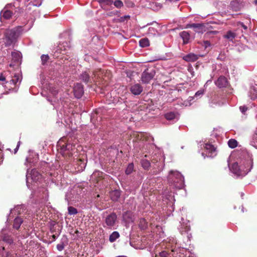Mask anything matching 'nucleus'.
<instances>
[{
  "mask_svg": "<svg viewBox=\"0 0 257 257\" xmlns=\"http://www.w3.org/2000/svg\"><path fill=\"white\" fill-rule=\"evenodd\" d=\"M253 159L252 155L248 154L246 159L240 166L235 162L231 166L228 165L229 168L234 177H243L249 173L252 169Z\"/></svg>",
  "mask_w": 257,
  "mask_h": 257,
  "instance_id": "nucleus-1",
  "label": "nucleus"
},
{
  "mask_svg": "<svg viewBox=\"0 0 257 257\" xmlns=\"http://www.w3.org/2000/svg\"><path fill=\"white\" fill-rule=\"evenodd\" d=\"M58 150L61 154L66 157H70L77 151L76 145L67 141L66 138H62L57 143Z\"/></svg>",
  "mask_w": 257,
  "mask_h": 257,
  "instance_id": "nucleus-2",
  "label": "nucleus"
},
{
  "mask_svg": "<svg viewBox=\"0 0 257 257\" xmlns=\"http://www.w3.org/2000/svg\"><path fill=\"white\" fill-rule=\"evenodd\" d=\"M168 181L171 186L179 189H182L185 186L184 178L181 173L177 171H170Z\"/></svg>",
  "mask_w": 257,
  "mask_h": 257,
  "instance_id": "nucleus-3",
  "label": "nucleus"
},
{
  "mask_svg": "<svg viewBox=\"0 0 257 257\" xmlns=\"http://www.w3.org/2000/svg\"><path fill=\"white\" fill-rule=\"evenodd\" d=\"M21 8H15V6L12 4L7 5L0 12L1 19H10L13 15L15 17L19 16V14L22 12Z\"/></svg>",
  "mask_w": 257,
  "mask_h": 257,
  "instance_id": "nucleus-4",
  "label": "nucleus"
},
{
  "mask_svg": "<svg viewBox=\"0 0 257 257\" xmlns=\"http://www.w3.org/2000/svg\"><path fill=\"white\" fill-rule=\"evenodd\" d=\"M20 29L21 28H15L6 31L5 33V43L6 46H10L16 42L20 35Z\"/></svg>",
  "mask_w": 257,
  "mask_h": 257,
  "instance_id": "nucleus-5",
  "label": "nucleus"
},
{
  "mask_svg": "<svg viewBox=\"0 0 257 257\" xmlns=\"http://www.w3.org/2000/svg\"><path fill=\"white\" fill-rule=\"evenodd\" d=\"M48 89L49 90V92L50 95L52 96V98L50 99V96H47V100L50 102L51 104L53 105L56 109L59 108L60 107L59 100L56 97V95L58 92V90L51 84L48 85ZM60 101H61V97H60Z\"/></svg>",
  "mask_w": 257,
  "mask_h": 257,
  "instance_id": "nucleus-6",
  "label": "nucleus"
},
{
  "mask_svg": "<svg viewBox=\"0 0 257 257\" xmlns=\"http://www.w3.org/2000/svg\"><path fill=\"white\" fill-rule=\"evenodd\" d=\"M15 235L14 232L6 228H3L0 232V240L8 244H12L14 243V238L12 235Z\"/></svg>",
  "mask_w": 257,
  "mask_h": 257,
  "instance_id": "nucleus-7",
  "label": "nucleus"
},
{
  "mask_svg": "<svg viewBox=\"0 0 257 257\" xmlns=\"http://www.w3.org/2000/svg\"><path fill=\"white\" fill-rule=\"evenodd\" d=\"M22 76L19 73L15 74L13 77L10 80L7 78L3 74H1L0 75V81L3 82L2 83L3 85L4 84L9 83L10 84H12L13 85L17 86V83L19 82L20 84Z\"/></svg>",
  "mask_w": 257,
  "mask_h": 257,
  "instance_id": "nucleus-8",
  "label": "nucleus"
},
{
  "mask_svg": "<svg viewBox=\"0 0 257 257\" xmlns=\"http://www.w3.org/2000/svg\"><path fill=\"white\" fill-rule=\"evenodd\" d=\"M30 177H31V179L33 181L37 182L39 181V180L41 178V175L38 172L36 169H32L30 173H29V169H27L26 174V182L27 186L29 189L31 188L29 182Z\"/></svg>",
  "mask_w": 257,
  "mask_h": 257,
  "instance_id": "nucleus-9",
  "label": "nucleus"
},
{
  "mask_svg": "<svg viewBox=\"0 0 257 257\" xmlns=\"http://www.w3.org/2000/svg\"><path fill=\"white\" fill-rule=\"evenodd\" d=\"M156 74L154 69H146L142 74L141 80L143 83L148 84L154 78Z\"/></svg>",
  "mask_w": 257,
  "mask_h": 257,
  "instance_id": "nucleus-10",
  "label": "nucleus"
},
{
  "mask_svg": "<svg viewBox=\"0 0 257 257\" xmlns=\"http://www.w3.org/2000/svg\"><path fill=\"white\" fill-rule=\"evenodd\" d=\"M117 219V216L115 213H112L108 215L105 219V224L104 227L112 228L115 224Z\"/></svg>",
  "mask_w": 257,
  "mask_h": 257,
  "instance_id": "nucleus-11",
  "label": "nucleus"
},
{
  "mask_svg": "<svg viewBox=\"0 0 257 257\" xmlns=\"http://www.w3.org/2000/svg\"><path fill=\"white\" fill-rule=\"evenodd\" d=\"M151 161L153 163H157L158 162H159L158 165H156L159 167L158 171H157V173H158L163 170V168L164 167L163 163L164 161V158L163 156H162L161 154H160L158 156H153L152 157Z\"/></svg>",
  "mask_w": 257,
  "mask_h": 257,
  "instance_id": "nucleus-12",
  "label": "nucleus"
},
{
  "mask_svg": "<svg viewBox=\"0 0 257 257\" xmlns=\"http://www.w3.org/2000/svg\"><path fill=\"white\" fill-rule=\"evenodd\" d=\"M12 62L10 64V67H13L15 65H20L22 62V55L20 52L16 51L12 53Z\"/></svg>",
  "mask_w": 257,
  "mask_h": 257,
  "instance_id": "nucleus-13",
  "label": "nucleus"
},
{
  "mask_svg": "<svg viewBox=\"0 0 257 257\" xmlns=\"http://www.w3.org/2000/svg\"><path fill=\"white\" fill-rule=\"evenodd\" d=\"M94 77H90L89 74L86 71L83 72L80 75V79L84 83H92L95 81L94 77H95L97 75L95 72H93Z\"/></svg>",
  "mask_w": 257,
  "mask_h": 257,
  "instance_id": "nucleus-14",
  "label": "nucleus"
},
{
  "mask_svg": "<svg viewBox=\"0 0 257 257\" xmlns=\"http://www.w3.org/2000/svg\"><path fill=\"white\" fill-rule=\"evenodd\" d=\"M73 92L76 98H81L84 93L83 85L80 83H77L74 87Z\"/></svg>",
  "mask_w": 257,
  "mask_h": 257,
  "instance_id": "nucleus-15",
  "label": "nucleus"
},
{
  "mask_svg": "<svg viewBox=\"0 0 257 257\" xmlns=\"http://www.w3.org/2000/svg\"><path fill=\"white\" fill-rule=\"evenodd\" d=\"M184 251V249L183 248H173L171 250V251H172V255L173 256V257H184V253H182V251ZM185 257H195L194 255L192 254V253H190L188 256H187V255H186Z\"/></svg>",
  "mask_w": 257,
  "mask_h": 257,
  "instance_id": "nucleus-16",
  "label": "nucleus"
},
{
  "mask_svg": "<svg viewBox=\"0 0 257 257\" xmlns=\"http://www.w3.org/2000/svg\"><path fill=\"white\" fill-rule=\"evenodd\" d=\"M165 117L168 120L171 121L172 123L177 121L179 118V115L178 113L170 111L165 114Z\"/></svg>",
  "mask_w": 257,
  "mask_h": 257,
  "instance_id": "nucleus-17",
  "label": "nucleus"
},
{
  "mask_svg": "<svg viewBox=\"0 0 257 257\" xmlns=\"http://www.w3.org/2000/svg\"><path fill=\"white\" fill-rule=\"evenodd\" d=\"M204 147L207 152H208V155L206 154V156L208 157H213L214 156H216V150L214 147L209 144H205L204 145Z\"/></svg>",
  "mask_w": 257,
  "mask_h": 257,
  "instance_id": "nucleus-18",
  "label": "nucleus"
},
{
  "mask_svg": "<svg viewBox=\"0 0 257 257\" xmlns=\"http://www.w3.org/2000/svg\"><path fill=\"white\" fill-rule=\"evenodd\" d=\"M182 222H181L180 227L178 228L180 233L183 234L184 233L188 234V232L190 229V225L188 224L189 222H185L184 221V219L182 218Z\"/></svg>",
  "mask_w": 257,
  "mask_h": 257,
  "instance_id": "nucleus-19",
  "label": "nucleus"
},
{
  "mask_svg": "<svg viewBox=\"0 0 257 257\" xmlns=\"http://www.w3.org/2000/svg\"><path fill=\"white\" fill-rule=\"evenodd\" d=\"M143 87L140 84L133 85L130 88V91L135 95L140 94L143 91Z\"/></svg>",
  "mask_w": 257,
  "mask_h": 257,
  "instance_id": "nucleus-20",
  "label": "nucleus"
},
{
  "mask_svg": "<svg viewBox=\"0 0 257 257\" xmlns=\"http://www.w3.org/2000/svg\"><path fill=\"white\" fill-rule=\"evenodd\" d=\"M37 159L38 157L35 153L30 154L29 156L26 159L25 165L28 167V164H29L31 167L32 164H34L37 162Z\"/></svg>",
  "mask_w": 257,
  "mask_h": 257,
  "instance_id": "nucleus-21",
  "label": "nucleus"
},
{
  "mask_svg": "<svg viewBox=\"0 0 257 257\" xmlns=\"http://www.w3.org/2000/svg\"><path fill=\"white\" fill-rule=\"evenodd\" d=\"M69 49V45L67 42H61L58 46L57 51H60L59 52L62 54H64Z\"/></svg>",
  "mask_w": 257,
  "mask_h": 257,
  "instance_id": "nucleus-22",
  "label": "nucleus"
},
{
  "mask_svg": "<svg viewBox=\"0 0 257 257\" xmlns=\"http://www.w3.org/2000/svg\"><path fill=\"white\" fill-rule=\"evenodd\" d=\"M215 83L217 87L223 88L227 86V80L224 76H220Z\"/></svg>",
  "mask_w": 257,
  "mask_h": 257,
  "instance_id": "nucleus-23",
  "label": "nucleus"
},
{
  "mask_svg": "<svg viewBox=\"0 0 257 257\" xmlns=\"http://www.w3.org/2000/svg\"><path fill=\"white\" fill-rule=\"evenodd\" d=\"M158 27V24H156L155 26L150 27L147 32V34L149 36H155L159 34V32L157 30Z\"/></svg>",
  "mask_w": 257,
  "mask_h": 257,
  "instance_id": "nucleus-24",
  "label": "nucleus"
},
{
  "mask_svg": "<svg viewBox=\"0 0 257 257\" xmlns=\"http://www.w3.org/2000/svg\"><path fill=\"white\" fill-rule=\"evenodd\" d=\"M204 26L202 24L194 23L187 25V28H193L194 31L196 32H200V30H202Z\"/></svg>",
  "mask_w": 257,
  "mask_h": 257,
  "instance_id": "nucleus-25",
  "label": "nucleus"
},
{
  "mask_svg": "<svg viewBox=\"0 0 257 257\" xmlns=\"http://www.w3.org/2000/svg\"><path fill=\"white\" fill-rule=\"evenodd\" d=\"M198 59V55L194 53H189L183 57V59L187 62H195Z\"/></svg>",
  "mask_w": 257,
  "mask_h": 257,
  "instance_id": "nucleus-26",
  "label": "nucleus"
},
{
  "mask_svg": "<svg viewBox=\"0 0 257 257\" xmlns=\"http://www.w3.org/2000/svg\"><path fill=\"white\" fill-rule=\"evenodd\" d=\"M248 96L251 99H254L257 98V84L250 88Z\"/></svg>",
  "mask_w": 257,
  "mask_h": 257,
  "instance_id": "nucleus-27",
  "label": "nucleus"
},
{
  "mask_svg": "<svg viewBox=\"0 0 257 257\" xmlns=\"http://www.w3.org/2000/svg\"><path fill=\"white\" fill-rule=\"evenodd\" d=\"M180 36L183 39L184 44H187L189 42L190 36L188 32L183 31L180 33Z\"/></svg>",
  "mask_w": 257,
  "mask_h": 257,
  "instance_id": "nucleus-28",
  "label": "nucleus"
},
{
  "mask_svg": "<svg viewBox=\"0 0 257 257\" xmlns=\"http://www.w3.org/2000/svg\"><path fill=\"white\" fill-rule=\"evenodd\" d=\"M120 192L119 190H115L110 193V198L112 201H116L120 196Z\"/></svg>",
  "mask_w": 257,
  "mask_h": 257,
  "instance_id": "nucleus-29",
  "label": "nucleus"
},
{
  "mask_svg": "<svg viewBox=\"0 0 257 257\" xmlns=\"http://www.w3.org/2000/svg\"><path fill=\"white\" fill-rule=\"evenodd\" d=\"M23 221V219L19 217H16L14 220L13 228L18 229L20 227Z\"/></svg>",
  "mask_w": 257,
  "mask_h": 257,
  "instance_id": "nucleus-30",
  "label": "nucleus"
},
{
  "mask_svg": "<svg viewBox=\"0 0 257 257\" xmlns=\"http://www.w3.org/2000/svg\"><path fill=\"white\" fill-rule=\"evenodd\" d=\"M120 236L119 233L118 231H113L109 237V240L110 242H114Z\"/></svg>",
  "mask_w": 257,
  "mask_h": 257,
  "instance_id": "nucleus-31",
  "label": "nucleus"
},
{
  "mask_svg": "<svg viewBox=\"0 0 257 257\" xmlns=\"http://www.w3.org/2000/svg\"><path fill=\"white\" fill-rule=\"evenodd\" d=\"M250 144L257 149V134H254L251 137Z\"/></svg>",
  "mask_w": 257,
  "mask_h": 257,
  "instance_id": "nucleus-32",
  "label": "nucleus"
},
{
  "mask_svg": "<svg viewBox=\"0 0 257 257\" xmlns=\"http://www.w3.org/2000/svg\"><path fill=\"white\" fill-rule=\"evenodd\" d=\"M236 37V34L229 31L224 36V38L229 40V41H232L233 39H234Z\"/></svg>",
  "mask_w": 257,
  "mask_h": 257,
  "instance_id": "nucleus-33",
  "label": "nucleus"
},
{
  "mask_svg": "<svg viewBox=\"0 0 257 257\" xmlns=\"http://www.w3.org/2000/svg\"><path fill=\"white\" fill-rule=\"evenodd\" d=\"M139 44L141 47L144 48L149 46L150 45V42L147 38H143L140 40Z\"/></svg>",
  "mask_w": 257,
  "mask_h": 257,
  "instance_id": "nucleus-34",
  "label": "nucleus"
},
{
  "mask_svg": "<svg viewBox=\"0 0 257 257\" xmlns=\"http://www.w3.org/2000/svg\"><path fill=\"white\" fill-rule=\"evenodd\" d=\"M141 163L143 168L145 170H148L150 167V162L147 159H142Z\"/></svg>",
  "mask_w": 257,
  "mask_h": 257,
  "instance_id": "nucleus-35",
  "label": "nucleus"
},
{
  "mask_svg": "<svg viewBox=\"0 0 257 257\" xmlns=\"http://www.w3.org/2000/svg\"><path fill=\"white\" fill-rule=\"evenodd\" d=\"M139 227L142 229H145L147 227L148 224L144 218H141L139 221Z\"/></svg>",
  "mask_w": 257,
  "mask_h": 257,
  "instance_id": "nucleus-36",
  "label": "nucleus"
},
{
  "mask_svg": "<svg viewBox=\"0 0 257 257\" xmlns=\"http://www.w3.org/2000/svg\"><path fill=\"white\" fill-rule=\"evenodd\" d=\"M228 145L230 148H235L237 146V142L234 139H230L228 141Z\"/></svg>",
  "mask_w": 257,
  "mask_h": 257,
  "instance_id": "nucleus-37",
  "label": "nucleus"
},
{
  "mask_svg": "<svg viewBox=\"0 0 257 257\" xmlns=\"http://www.w3.org/2000/svg\"><path fill=\"white\" fill-rule=\"evenodd\" d=\"M204 91L203 89H201V90H198V91H197L195 93V95L193 97H189V98H190V100H192L195 97H196L197 98H200V97H201L203 95V94H204Z\"/></svg>",
  "mask_w": 257,
  "mask_h": 257,
  "instance_id": "nucleus-38",
  "label": "nucleus"
},
{
  "mask_svg": "<svg viewBox=\"0 0 257 257\" xmlns=\"http://www.w3.org/2000/svg\"><path fill=\"white\" fill-rule=\"evenodd\" d=\"M68 214L70 215H75L78 213L77 210L75 208L72 206L68 207Z\"/></svg>",
  "mask_w": 257,
  "mask_h": 257,
  "instance_id": "nucleus-39",
  "label": "nucleus"
},
{
  "mask_svg": "<svg viewBox=\"0 0 257 257\" xmlns=\"http://www.w3.org/2000/svg\"><path fill=\"white\" fill-rule=\"evenodd\" d=\"M113 4L117 9H120L123 6V4L120 0H116L113 3Z\"/></svg>",
  "mask_w": 257,
  "mask_h": 257,
  "instance_id": "nucleus-40",
  "label": "nucleus"
},
{
  "mask_svg": "<svg viewBox=\"0 0 257 257\" xmlns=\"http://www.w3.org/2000/svg\"><path fill=\"white\" fill-rule=\"evenodd\" d=\"M133 169H134L133 164H132V163L130 164L125 170L126 174H127V175L130 174L133 172Z\"/></svg>",
  "mask_w": 257,
  "mask_h": 257,
  "instance_id": "nucleus-41",
  "label": "nucleus"
},
{
  "mask_svg": "<svg viewBox=\"0 0 257 257\" xmlns=\"http://www.w3.org/2000/svg\"><path fill=\"white\" fill-rule=\"evenodd\" d=\"M62 240H63V239ZM65 245L66 244L64 242L63 240H61V242L57 245L56 248L58 250L62 251L64 249Z\"/></svg>",
  "mask_w": 257,
  "mask_h": 257,
  "instance_id": "nucleus-42",
  "label": "nucleus"
},
{
  "mask_svg": "<svg viewBox=\"0 0 257 257\" xmlns=\"http://www.w3.org/2000/svg\"><path fill=\"white\" fill-rule=\"evenodd\" d=\"M49 56L48 55L43 54L41 56V59L42 64L45 65L46 63L48 61Z\"/></svg>",
  "mask_w": 257,
  "mask_h": 257,
  "instance_id": "nucleus-43",
  "label": "nucleus"
},
{
  "mask_svg": "<svg viewBox=\"0 0 257 257\" xmlns=\"http://www.w3.org/2000/svg\"><path fill=\"white\" fill-rule=\"evenodd\" d=\"M99 2L102 5H106L108 6H111L113 3L111 0H100Z\"/></svg>",
  "mask_w": 257,
  "mask_h": 257,
  "instance_id": "nucleus-44",
  "label": "nucleus"
},
{
  "mask_svg": "<svg viewBox=\"0 0 257 257\" xmlns=\"http://www.w3.org/2000/svg\"><path fill=\"white\" fill-rule=\"evenodd\" d=\"M6 90L3 84L0 83V98L2 97L3 95L5 94Z\"/></svg>",
  "mask_w": 257,
  "mask_h": 257,
  "instance_id": "nucleus-45",
  "label": "nucleus"
},
{
  "mask_svg": "<svg viewBox=\"0 0 257 257\" xmlns=\"http://www.w3.org/2000/svg\"><path fill=\"white\" fill-rule=\"evenodd\" d=\"M239 110L243 114H245L247 110V107L245 106H240L239 107Z\"/></svg>",
  "mask_w": 257,
  "mask_h": 257,
  "instance_id": "nucleus-46",
  "label": "nucleus"
},
{
  "mask_svg": "<svg viewBox=\"0 0 257 257\" xmlns=\"http://www.w3.org/2000/svg\"><path fill=\"white\" fill-rule=\"evenodd\" d=\"M161 257H168V253L166 251H163L159 253Z\"/></svg>",
  "mask_w": 257,
  "mask_h": 257,
  "instance_id": "nucleus-47",
  "label": "nucleus"
},
{
  "mask_svg": "<svg viewBox=\"0 0 257 257\" xmlns=\"http://www.w3.org/2000/svg\"><path fill=\"white\" fill-rule=\"evenodd\" d=\"M130 18V16H125L124 17H122L120 18V21H123L125 19H127Z\"/></svg>",
  "mask_w": 257,
  "mask_h": 257,
  "instance_id": "nucleus-48",
  "label": "nucleus"
},
{
  "mask_svg": "<svg viewBox=\"0 0 257 257\" xmlns=\"http://www.w3.org/2000/svg\"><path fill=\"white\" fill-rule=\"evenodd\" d=\"M239 25H240V26L242 27L244 30H246L247 28V26H245L243 23H240Z\"/></svg>",
  "mask_w": 257,
  "mask_h": 257,
  "instance_id": "nucleus-49",
  "label": "nucleus"
},
{
  "mask_svg": "<svg viewBox=\"0 0 257 257\" xmlns=\"http://www.w3.org/2000/svg\"><path fill=\"white\" fill-rule=\"evenodd\" d=\"M3 255H5L6 257H11V254L9 252H6L5 254H3Z\"/></svg>",
  "mask_w": 257,
  "mask_h": 257,
  "instance_id": "nucleus-50",
  "label": "nucleus"
},
{
  "mask_svg": "<svg viewBox=\"0 0 257 257\" xmlns=\"http://www.w3.org/2000/svg\"><path fill=\"white\" fill-rule=\"evenodd\" d=\"M163 59L160 56L155 57V59L153 61L163 60Z\"/></svg>",
  "mask_w": 257,
  "mask_h": 257,
  "instance_id": "nucleus-51",
  "label": "nucleus"
},
{
  "mask_svg": "<svg viewBox=\"0 0 257 257\" xmlns=\"http://www.w3.org/2000/svg\"><path fill=\"white\" fill-rule=\"evenodd\" d=\"M130 214V212H125L123 214V218L124 219L125 216H127L128 215V217H130L129 215Z\"/></svg>",
  "mask_w": 257,
  "mask_h": 257,
  "instance_id": "nucleus-52",
  "label": "nucleus"
},
{
  "mask_svg": "<svg viewBox=\"0 0 257 257\" xmlns=\"http://www.w3.org/2000/svg\"><path fill=\"white\" fill-rule=\"evenodd\" d=\"M69 192H67L66 194V196H65V197H66V199L68 201L69 200V199H70L69 198Z\"/></svg>",
  "mask_w": 257,
  "mask_h": 257,
  "instance_id": "nucleus-53",
  "label": "nucleus"
},
{
  "mask_svg": "<svg viewBox=\"0 0 257 257\" xmlns=\"http://www.w3.org/2000/svg\"><path fill=\"white\" fill-rule=\"evenodd\" d=\"M18 148H19V145H17V147L14 150H15V153H16L18 151Z\"/></svg>",
  "mask_w": 257,
  "mask_h": 257,
  "instance_id": "nucleus-54",
  "label": "nucleus"
},
{
  "mask_svg": "<svg viewBox=\"0 0 257 257\" xmlns=\"http://www.w3.org/2000/svg\"><path fill=\"white\" fill-rule=\"evenodd\" d=\"M62 35H69V34H68V32H66V33H64V34H63Z\"/></svg>",
  "mask_w": 257,
  "mask_h": 257,
  "instance_id": "nucleus-55",
  "label": "nucleus"
},
{
  "mask_svg": "<svg viewBox=\"0 0 257 257\" xmlns=\"http://www.w3.org/2000/svg\"><path fill=\"white\" fill-rule=\"evenodd\" d=\"M202 156L204 157V158H205V157L204 156V154L203 153H202Z\"/></svg>",
  "mask_w": 257,
  "mask_h": 257,
  "instance_id": "nucleus-56",
  "label": "nucleus"
},
{
  "mask_svg": "<svg viewBox=\"0 0 257 257\" xmlns=\"http://www.w3.org/2000/svg\"><path fill=\"white\" fill-rule=\"evenodd\" d=\"M53 238H54V239H56V236H55L54 235L53 236Z\"/></svg>",
  "mask_w": 257,
  "mask_h": 257,
  "instance_id": "nucleus-57",
  "label": "nucleus"
},
{
  "mask_svg": "<svg viewBox=\"0 0 257 257\" xmlns=\"http://www.w3.org/2000/svg\"><path fill=\"white\" fill-rule=\"evenodd\" d=\"M254 3L257 4V0H255V1H254Z\"/></svg>",
  "mask_w": 257,
  "mask_h": 257,
  "instance_id": "nucleus-58",
  "label": "nucleus"
},
{
  "mask_svg": "<svg viewBox=\"0 0 257 257\" xmlns=\"http://www.w3.org/2000/svg\"><path fill=\"white\" fill-rule=\"evenodd\" d=\"M20 142H19L18 143L17 145H19V146H20Z\"/></svg>",
  "mask_w": 257,
  "mask_h": 257,
  "instance_id": "nucleus-59",
  "label": "nucleus"
},
{
  "mask_svg": "<svg viewBox=\"0 0 257 257\" xmlns=\"http://www.w3.org/2000/svg\"><path fill=\"white\" fill-rule=\"evenodd\" d=\"M40 5H41V4H39V5H35V6H38V7H39V6H40Z\"/></svg>",
  "mask_w": 257,
  "mask_h": 257,
  "instance_id": "nucleus-60",
  "label": "nucleus"
},
{
  "mask_svg": "<svg viewBox=\"0 0 257 257\" xmlns=\"http://www.w3.org/2000/svg\"><path fill=\"white\" fill-rule=\"evenodd\" d=\"M45 192H46V194H47L48 192H47V190H45Z\"/></svg>",
  "mask_w": 257,
  "mask_h": 257,
  "instance_id": "nucleus-61",
  "label": "nucleus"
},
{
  "mask_svg": "<svg viewBox=\"0 0 257 257\" xmlns=\"http://www.w3.org/2000/svg\"><path fill=\"white\" fill-rule=\"evenodd\" d=\"M187 237H188V238H189V236L188 234L187 235Z\"/></svg>",
  "mask_w": 257,
  "mask_h": 257,
  "instance_id": "nucleus-62",
  "label": "nucleus"
},
{
  "mask_svg": "<svg viewBox=\"0 0 257 257\" xmlns=\"http://www.w3.org/2000/svg\"><path fill=\"white\" fill-rule=\"evenodd\" d=\"M243 195V194L241 193V196H242Z\"/></svg>",
  "mask_w": 257,
  "mask_h": 257,
  "instance_id": "nucleus-63",
  "label": "nucleus"
},
{
  "mask_svg": "<svg viewBox=\"0 0 257 257\" xmlns=\"http://www.w3.org/2000/svg\"><path fill=\"white\" fill-rule=\"evenodd\" d=\"M82 167H81V170H83Z\"/></svg>",
  "mask_w": 257,
  "mask_h": 257,
  "instance_id": "nucleus-64",
  "label": "nucleus"
}]
</instances>
